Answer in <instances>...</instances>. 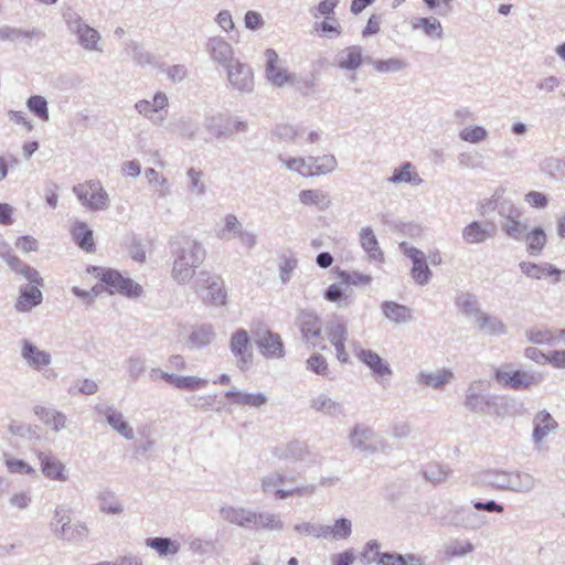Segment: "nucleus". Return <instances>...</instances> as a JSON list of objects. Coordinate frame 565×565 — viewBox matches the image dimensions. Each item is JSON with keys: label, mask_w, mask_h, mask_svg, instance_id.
Segmentation results:
<instances>
[{"label": "nucleus", "mask_w": 565, "mask_h": 565, "mask_svg": "<svg viewBox=\"0 0 565 565\" xmlns=\"http://www.w3.org/2000/svg\"><path fill=\"white\" fill-rule=\"evenodd\" d=\"M216 338L214 327L209 323H203L195 327L188 338V344L191 349H202Z\"/></svg>", "instance_id": "33"}, {"label": "nucleus", "mask_w": 565, "mask_h": 565, "mask_svg": "<svg viewBox=\"0 0 565 565\" xmlns=\"http://www.w3.org/2000/svg\"><path fill=\"white\" fill-rule=\"evenodd\" d=\"M510 481L508 487V491L518 492V493H529L533 491L539 481L537 479L529 472L525 471H510Z\"/></svg>", "instance_id": "30"}, {"label": "nucleus", "mask_w": 565, "mask_h": 565, "mask_svg": "<svg viewBox=\"0 0 565 565\" xmlns=\"http://www.w3.org/2000/svg\"><path fill=\"white\" fill-rule=\"evenodd\" d=\"M399 247L403 254L412 260L411 276L414 281L420 286L427 285L433 273L427 265L424 252L405 242Z\"/></svg>", "instance_id": "12"}, {"label": "nucleus", "mask_w": 565, "mask_h": 565, "mask_svg": "<svg viewBox=\"0 0 565 565\" xmlns=\"http://www.w3.org/2000/svg\"><path fill=\"white\" fill-rule=\"evenodd\" d=\"M557 422L545 409L540 411L533 418L532 438L535 445H541L544 439L557 429Z\"/></svg>", "instance_id": "23"}, {"label": "nucleus", "mask_w": 565, "mask_h": 565, "mask_svg": "<svg viewBox=\"0 0 565 565\" xmlns=\"http://www.w3.org/2000/svg\"><path fill=\"white\" fill-rule=\"evenodd\" d=\"M509 477L510 471L490 470L484 473V482L495 490L508 491Z\"/></svg>", "instance_id": "62"}, {"label": "nucleus", "mask_w": 565, "mask_h": 565, "mask_svg": "<svg viewBox=\"0 0 565 565\" xmlns=\"http://www.w3.org/2000/svg\"><path fill=\"white\" fill-rule=\"evenodd\" d=\"M279 162L285 166L288 170L297 172L301 177L312 178V163L310 157L307 159L302 157H285L280 154L278 157Z\"/></svg>", "instance_id": "45"}, {"label": "nucleus", "mask_w": 565, "mask_h": 565, "mask_svg": "<svg viewBox=\"0 0 565 565\" xmlns=\"http://www.w3.org/2000/svg\"><path fill=\"white\" fill-rule=\"evenodd\" d=\"M205 51L214 63L223 67L236 60L233 45L220 35L207 39Z\"/></svg>", "instance_id": "15"}, {"label": "nucleus", "mask_w": 565, "mask_h": 565, "mask_svg": "<svg viewBox=\"0 0 565 565\" xmlns=\"http://www.w3.org/2000/svg\"><path fill=\"white\" fill-rule=\"evenodd\" d=\"M218 514L223 521L242 529L252 530L255 524V510L245 507L223 504Z\"/></svg>", "instance_id": "16"}, {"label": "nucleus", "mask_w": 565, "mask_h": 565, "mask_svg": "<svg viewBox=\"0 0 565 565\" xmlns=\"http://www.w3.org/2000/svg\"><path fill=\"white\" fill-rule=\"evenodd\" d=\"M387 182L393 184L406 183L419 186L423 184L424 180L416 171L415 166L407 161L394 169L392 175L387 179Z\"/></svg>", "instance_id": "29"}, {"label": "nucleus", "mask_w": 565, "mask_h": 565, "mask_svg": "<svg viewBox=\"0 0 565 565\" xmlns=\"http://www.w3.org/2000/svg\"><path fill=\"white\" fill-rule=\"evenodd\" d=\"M412 26L415 30H422L431 40L443 39V25L435 17L415 18L412 20Z\"/></svg>", "instance_id": "43"}, {"label": "nucleus", "mask_w": 565, "mask_h": 565, "mask_svg": "<svg viewBox=\"0 0 565 565\" xmlns=\"http://www.w3.org/2000/svg\"><path fill=\"white\" fill-rule=\"evenodd\" d=\"M33 413L38 419L54 433H60L67 428V416L53 407L35 405Z\"/></svg>", "instance_id": "21"}, {"label": "nucleus", "mask_w": 565, "mask_h": 565, "mask_svg": "<svg viewBox=\"0 0 565 565\" xmlns=\"http://www.w3.org/2000/svg\"><path fill=\"white\" fill-rule=\"evenodd\" d=\"M489 135V131L481 125L466 126L458 134L461 141L471 145H478L488 140Z\"/></svg>", "instance_id": "54"}, {"label": "nucleus", "mask_w": 565, "mask_h": 565, "mask_svg": "<svg viewBox=\"0 0 565 565\" xmlns=\"http://www.w3.org/2000/svg\"><path fill=\"white\" fill-rule=\"evenodd\" d=\"M188 191L195 198H201L206 193V184L204 182V173L195 168L186 171Z\"/></svg>", "instance_id": "55"}, {"label": "nucleus", "mask_w": 565, "mask_h": 565, "mask_svg": "<svg viewBox=\"0 0 565 565\" xmlns=\"http://www.w3.org/2000/svg\"><path fill=\"white\" fill-rule=\"evenodd\" d=\"M71 521V509L64 504L56 505L53 511V516L50 521L51 531L55 535L57 532H60L61 527H64Z\"/></svg>", "instance_id": "63"}, {"label": "nucleus", "mask_w": 565, "mask_h": 565, "mask_svg": "<svg viewBox=\"0 0 565 565\" xmlns=\"http://www.w3.org/2000/svg\"><path fill=\"white\" fill-rule=\"evenodd\" d=\"M383 315L393 323H407L413 319L412 310L394 301H384L381 306Z\"/></svg>", "instance_id": "36"}, {"label": "nucleus", "mask_w": 565, "mask_h": 565, "mask_svg": "<svg viewBox=\"0 0 565 565\" xmlns=\"http://www.w3.org/2000/svg\"><path fill=\"white\" fill-rule=\"evenodd\" d=\"M271 456L278 461L289 462H315L316 455L309 449L307 444L299 440H291L275 446L271 449Z\"/></svg>", "instance_id": "9"}, {"label": "nucleus", "mask_w": 565, "mask_h": 565, "mask_svg": "<svg viewBox=\"0 0 565 565\" xmlns=\"http://www.w3.org/2000/svg\"><path fill=\"white\" fill-rule=\"evenodd\" d=\"M20 354L26 365L38 372H42L52 363L51 353L45 350H41L28 339L21 340Z\"/></svg>", "instance_id": "17"}, {"label": "nucleus", "mask_w": 565, "mask_h": 565, "mask_svg": "<svg viewBox=\"0 0 565 565\" xmlns=\"http://www.w3.org/2000/svg\"><path fill=\"white\" fill-rule=\"evenodd\" d=\"M521 216H514L502 221L501 227L505 234L516 241H523L525 233L527 232V225L523 223Z\"/></svg>", "instance_id": "61"}, {"label": "nucleus", "mask_w": 565, "mask_h": 565, "mask_svg": "<svg viewBox=\"0 0 565 565\" xmlns=\"http://www.w3.org/2000/svg\"><path fill=\"white\" fill-rule=\"evenodd\" d=\"M362 64L363 49L360 45L347 46L334 56V65L344 71L355 72Z\"/></svg>", "instance_id": "22"}, {"label": "nucleus", "mask_w": 565, "mask_h": 565, "mask_svg": "<svg viewBox=\"0 0 565 565\" xmlns=\"http://www.w3.org/2000/svg\"><path fill=\"white\" fill-rule=\"evenodd\" d=\"M225 397L231 398L234 404L260 408L267 403V396L263 393H249L238 390H230Z\"/></svg>", "instance_id": "32"}, {"label": "nucleus", "mask_w": 565, "mask_h": 565, "mask_svg": "<svg viewBox=\"0 0 565 565\" xmlns=\"http://www.w3.org/2000/svg\"><path fill=\"white\" fill-rule=\"evenodd\" d=\"M73 193L82 205L90 211H105L110 206L109 195L98 180H89L74 185Z\"/></svg>", "instance_id": "4"}, {"label": "nucleus", "mask_w": 565, "mask_h": 565, "mask_svg": "<svg viewBox=\"0 0 565 565\" xmlns=\"http://www.w3.org/2000/svg\"><path fill=\"white\" fill-rule=\"evenodd\" d=\"M455 302H456V306L458 307V309L465 316L472 317V318H475V320L482 312L479 309L477 298L471 294L462 292V294L458 295Z\"/></svg>", "instance_id": "57"}, {"label": "nucleus", "mask_w": 565, "mask_h": 565, "mask_svg": "<svg viewBox=\"0 0 565 565\" xmlns=\"http://www.w3.org/2000/svg\"><path fill=\"white\" fill-rule=\"evenodd\" d=\"M97 412L105 417L108 425L125 439L131 440L135 437L134 429L125 419L124 414L109 405L97 406Z\"/></svg>", "instance_id": "20"}, {"label": "nucleus", "mask_w": 565, "mask_h": 565, "mask_svg": "<svg viewBox=\"0 0 565 565\" xmlns=\"http://www.w3.org/2000/svg\"><path fill=\"white\" fill-rule=\"evenodd\" d=\"M169 105V99L166 93L158 92L151 99H140L135 104V109L148 119H153V115L166 109Z\"/></svg>", "instance_id": "25"}, {"label": "nucleus", "mask_w": 565, "mask_h": 565, "mask_svg": "<svg viewBox=\"0 0 565 565\" xmlns=\"http://www.w3.org/2000/svg\"><path fill=\"white\" fill-rule=\"evenodd\" d=\"M2 460L10 473L36 476V470L22 459L14 458L9 452L2 454Z\"/></svg>", "instance_id": "58"}, {"label": "nucleus", "mask_w": 565, "mask_h": 565, "mask_svg": "<svg viewBox=\"0 0 565 565\" xmlns=\"http://www.w3.org/2000/svg\"><path fill=\"white\" fill-rule=\"evenodd\" d=\"M310 407L317 412L330 417H338L343 412L340 402L331 398L324 393H320L310 399Z\"/></svg>", "instance_id": "31"}, {"label": "nucleus", "mask_w": 565, "mask_h": 565, "mask_svg": "<svg viewBox=\"0 0 565 565\" xmlns=\"http://www.w3.org/2000/svg\"><path fill=\"white\" fill-rule=\"evenodd\" d=\"M264 56L265 78L270 85L282 88L296 83V74L284 65V62L279 58L278 53L274 49H267Z\"/></svg>", "instance_id": "6"}, {"label": "nucleus", "mask_w": 565, "mask_h": 565, "mask_svg": "<svg viewBox=\"0 0 565 565\" xmlns=\"http://www.w3.org/2000/svg\"><path fill=\"white\" fill-rule=\"evenodd\" d=\"M230 86L241 93H252L254 89V72L250 65L236 58L224 67Z\"/></svg>", "instance_id": "11"}, {"label": "nucleus", "mask_w": 565, "mask_h": 565, "mask_svg": "<svg viewBox=\"0 0 565 565\" xmlns=\"http://www.w3.org/2000/svg\"><path fill=\"white\" fill-rule=\"evenodd\" d=\"M516 402L512 398L492 396L488 414H494L499 417L512 416L515 413Z\"/></svg>", "instance_id": "53"}, {"label": "nucleus", "mask_w": 565, "mask_h": 565, "mask_svg": "<svg viewBox=\"0 0 565 565\" xmlns=\"http://www.w3.org/2000/svg\"><path fill=\"white\" fill-rule=\"evenodd\" d=\"M312 163V178L332 173L338 168V160L333 154L310 157Z\"/></svg>", "instance_id": "52"}, {"label": "nucleus", "mask_w": 565, "mask_h": 565, "mask_svg": "<svg viewBox=\"0 0 565 565\" xmlns=\"http://www.w3.org/2000/svg\"><path fill=\"white\" fill-rule=\"evenodd\" d=\"M243 224L238 221L237 216L228 213L216 225L215 236L223 241L228 242L236 238Z\"/></svg>", "instance_id": "34"}, {"label": "nucleus", "mask_w": 565, "mask_h": 565, "mask_svg": "<svg viewBox=\"0 0 565 565\" xmlns=\"http://www.w3.org/2000/svg\"><path fill=\"white\" fill-rule=\"evenodd\" d=\"M476 323L480 331L490 335H502L508 331L505 323L500 318L483 311L476 319Z\"/></svg>", "instance_id": "42"}, {"label": "nucleus", "mask_w": 565, "mask_h": 565, "mask_svg": "<svg viewBox=\"0 0 565 565\" xmlns=\"http://www.w3.org/2000/svg\"><path fill=\"white\" fill-rule=\"evenodd\" d=\"M204 127L216 140L230 138L228 116L226 115L217 114L206 117Z\"/></svg>", "instance_id": "39"}, {"label": "nucleus", "mask_w": 565, "mask_h": 565, "mask_svg": "<svg viewBox=\"0 0 565 565\" xmlns=\"http://www.w3.org/2000/svg\"><path fill=\"white\" fill-rule=\"evenodd\" d=\"M456 515L458 524L467 530H479L487 524L484 516L477 511L460 508L456 510Z\"/></svg>", "instance_id": "49"}, {"label": "nucleus", "mask_w": 565, "mask_h": 565, "mask_svg": "<svg viewBox=\"0 0 565 565\" xmlns=\"http://www.w3.org/2000/svg\"><path fill=\"white\" fill-rule=\"evenodd\" d=\"M285 525L280 516L269 511H255V524L252 530L281 532Z\"/></svg>", "instance_id": "37"}, {"label": "nucleus", "mask_w": 565, "mask_h": 565, "mask_svg": "<svg viewBox=\"0 0 565 565\" xmlns=\"http://www.w3.org/2000/svg\"><path fill=\"white\" fill-rule=\"evenodd\" d=\"M231 352L236 358V365L239 370H245L252 363L253 351L249 335L246 330L238 329L230 340Z\"/></svg>", "instance_id": "14"}, {"label": "nucleus", "mask_w": 565, "mask_h": 565, "mask_svg": "<svg viewBox=\"0 0 565 565\" xmlns=\"http://www.w3.org/2000/svg\"><path fill=\"white\" fill-rule=\"evenodd\" d=\"M194 290L206 306L224 307L227 302V289L224 279L207 270L200 271Z\"/></svg>", "instance_id": "2"}, {"label": "nucleus", "mask_w": 565, "mask_h": 565, "mask_svg": "<svg viewBox=\"0 0 565 565\" xmlns=\"http://www.w3.org/2000/svg\"><path fill=\"white\" fill-rule=\"evenodd\" d=\"M172 265L170 276L178 285L189 284L206 257L202 242L190 235H178L170 242Z\"/></svg>", "instance_id": "1"}, {"label": "nucleus", "mask_w": 565, "mask_h": 565, "mask_svg": "<svg viewBox=\"0 0 565 565\" xmlns=\"http://www.w3.org/2000/svg\"><path fill=\"white\" fill-rule=\"evenodd\" d=\"M303 340L312 342L321 334V321L313 311H301L297 318Z\"/></svg>", "instance_id": "26"}, {"label": "nucleus", "mask_w": 565, "mask_h": 565, "mask_svg": "<svg viewBox=\"0 0 565 565\" xmlns=\"http://www.w3.org/2000/svg\"><path fill=\"white\" fill-rule=\"evenodd\" d=\"M43 284L28 282L19 288V297L14 303L18 312H29L43 301V294L40 287Z\"/></svg>", "instance_id": "19"}, {"label": "nucleus", "mask_w": 565, "mask_h": 565, "mask_svg": "<svg viewBox=\"0 0 565 565\" xmlns=\"http://www.w3.org/2000/svg\"><path fill=\"white\" fill-rule=\"evenodd\" d=\"M355 356L371 370L372 375L377 380L390 379L393 374L390 364L383 360L376 352L366 350L352 343Z\"/></svg>", "instance_id": "13"}, {"label": "nucleus", "mask_w": 565, "mask_h": 565, "mask_svg": "<svg viewBox=\"0 0 565 565\" xmlns=\"http://www.w3.org/2000/svg\"><path fill=\"white\" fill-rule=\"evenodd\" d=\"M542 376L537 373H527L523 371L513 372V381L511 388L513 390H525L532 385H536L541 382Z\"/></svg>", "instance_id": "64"}, {"label": "nucleus", "mask_w": 565, "mask_h": 565, "mask_svg": "<svg viewBox=\"0 0 565 565\" xmlns=\"http://www.w3.org/2000/svg\"><path fill=\"white\" fill-rule=\"evenodd\" d=\"M452 473L448 465L438 461L427 463L423 470L424 478L431 483L445 482Z\"/></svg>", "instance_id": "50"}, {"label": "nucleus", "mask_w": 565, "mask_h": 565, "mask_svg": "<svg viewBox=\"0 0 565 565\" xmlns=\"http://www.w3.org/2000/svg\"><path fill=\"white\" fill-rule=\"evenodd\" d=\"M42 32L36 28L31 30H22L10 25L0 26V41L15 42L19 39L30 41L34 38H40Z\"/></svg>", "instance_id": "48"}, {"label": "nucleus", "mask_w": 565, "mask_h": 565, "mask_svg": "<svg viewBox=\"0 0 565 565\" xmlns=\"http://www.w3.org/2000/svg\"><path fill=\"white\" fill-rule=\"evenodd\" d=\"M72 235L78 246L92 253L95 250V243L93 238V231L84 222H76L72 228Z\"/></svg>", "instance_id": "47"}, {"label": "nucleus", "mask_w": 565, "mask_h": 565, "mask_svg": "<svg viewBox=\"0 0 565 565\" xmlns=\"http://www.w3.org/2000/svg\"><path fill=\"white\" fill-rule=\"evenodd\" d=\"M520 269L522 274L525 276L533 278V279H540L542 276H556V281L559 280L561 270L556 267H554L551 264L544 263V264H534L530 262H522L520 263Z\"/></svg>", "instance_id": "41"}, {"label": "nucleus", "mask_w": 565, "mask_h": 565, "mask_svg": "<svg viewBox=\"0 0 565 565\" xmlns=\"http://www.w3.org/2000/svg\"><path fill=\"white\" fill-rule=\"evenodd\" d=\"M523 239L527 244V252L531 255H539L546 244V234L542 227H535L531 232H526Z\"/></svg>", "instance_id": "60"}, {"label": "nucleus", "mask_w": 565, "mask_h": 565, "mask_svg": "<svg viewBox=\"0 0 565 565\" xmlns=\"http://www.w3.org/2000/svg\"><path fill=\"white\" fill-rule=\"evenodd\" d=\"M145 175L148 179L149 183L157 188L158 196L164 199L171 194L170 183L168 179L159 173L153 168H148L145 171Z\"/></svg>", "instance_id": "59"}, {"label": "nucleus", "mask_w": 565, "mask_h": 565, "mask_svg": "<svg viewBox=\"0 0 565 565\" xmlns=\"http://www.w3.org/2000/svg\"><path fill=\"white\" fill-rule=\"evenodd\" d=\"M352 521L348 518H338L333 524H323V540L347 541L352 535Z\"/></svg>", "instance_id": "27"}, {"label": "nucleus", "mask_w": 565, "mask_h": 565, "mask_svg": "<svg viewBox=\"0 0 565 565\" xmlns=\"http://www.w3.org/2000/svg\"><path fill=\"white\" fill-rule=\"evenodd\" d=\"M452 379V371L448 369H439L431 372L423 371L418 373L416 376V383L435 390H440L446 384L450 383Z\"/></svg>", "instance_id": "28"}, {"label": "nucleus", "mask_w": 565, "mask_h": 565, "mask_svg": "<svg viewBox=\"0 0 565 565\" xmlns=\"http://www.w3.org/2000/svg\"><path fill=\"white\" fill-rule=\"evenodd\" d=\"M36 457L40 470L44 478L51 481L66 482L68 480V469L52 449H31Z\"/></svg>", "instance_id": "7"}, {"label": "nucleus", "mask_w": 565, "mask_h": 565, "mask_svg": "<svg viewBox=\"0 0 565 565\" xmlns=\"http://www.w3.org/2000/svg\"><path fill=\"white\" fill-rule=\"evenodd\" d=\"M492 396L486 381L475 380L466 390L463 406L477 415L488 414Z\"/></svg>", "instance_id": "8"}, {"label": "nucleus", "mask_w": 565, "mask_h": 565, "mask_svg": "<svg viewBox=\"0 0 565 565\" xmlns=\"http://www.w3.org/2000/svg\"><path fill=\"white\" fill-rule=\"evenodd\" d=\"M360 242L365 250V253L369 255V258L371 260L375 262H383L384 255L379 246V242L376 239V236L373 232V230L370 226L363 227L360 232Z\"/></svg>", "instance_id": "40"}, {"label": "nucleus", "mask_w": 565, "mask_h": 565, "mask_svg": "<svg viewBox=\"0 0 565 565\" xmlns=\"http://www.w3.org/2000/svg\"><path fill=\"white\" fill-rule=\"evenodd\" d=\"M125 366L129 379L137 382L147 371V360L141 354L134 353L126 359Z\"/></svg>", "instance_id": "56"}, {"label": "nucleus", "mask_w": 565, "mask_h": 565, "mask_svg": "<svg viewBox=\"0 0 565 565\" xmlns=\"http://www.w3.org/2000/svg\"><path fill=\"white\" fill-rule=\"evenodd\" d=\"M349 441L353 449L366 455L382 452L386 447L383 437L363 424H356L351 429Z\"/></svg>", "instance_id": "5"}, {"label": "nucleus", "mask_w": 565, "mask_h": 565, "mask_svg": "<svg viewBox=\"0 0 565 565\" xmlns=\"http://www.w3.org/2000/svg\"><path fill=\"white\" fill-rule=\"evenodd\" d=\"M299 201L306 206H315L319 211H326L331 205L330 195L319 189L302 190L299 193Z\"/></svg>", "instance_id": "38"}, {"label": "nucleus", "mask_w": 565, "mask_h": 565, "mask_svg": "<svg viewBox=\"0 0 565 565\" xmlns=\"http://www.w3.org/2000/svg\"><path fill=\"white\" fill-rule=\"evenodd\" d=\"M146 545L154 550L160 557L172 556L180 551V544L169 537H149Z\"/></svg>", "instance_id": "46"}, {"label": "nucleus", "mask_w": 565, "mask_h": 565, "mask_svg": "<svg viewBox=\"0 0 565 565\" xmlns=\"http://www.w3.org/2000/svg\"><path fill=\"white\" fill-rule=\"evenodd\" d=\"M63 17L67 29L76 35L77 43L84 51L97 54L104 53L103 38L96 29L89 26L82 17L74 11H68L64 13Z\"/></svg>", "instance_id": "3"}, {"label": "nucleus", "mask_w": 565, "mask_h": 565, "mask_svg": "<svg viewBox=\"0 0 565 565\" xmlns=\"http://www.w3.org/2000/svg\"><path fill=\"white\" fill-rule=\"evenodd\" d=\"M7 264L12 271L22 276L28 281L43 284V278L40 276V273L35 268L23 263L17 256H8Z\"/></svg>", "instance_id": "44"}, {"label": "nucleus", "mask_w": 565, "mask_h": 565, "mask_svg": "<svg viewBox=\"0 0 565 565\" xmlns=\"http://www.w3.org/2000/svg\"><path fill=\"white\" fill-rule=\"evenodd\" d=\"M557 331H554L546 327H533L526 330L527 341L534 344H554L556 340H559Z\"/></svg>", "instance_id": "51"}, {"label": "nucleus", "mask_w": 565, "mask_h": 565, "mask_svg": "<svg viewBox=\"0 0 565 565\" xmlns=\"http://www.w3.org/2000/svg\"><path fill=\"white\" fill-rule=\"evenodd\" d=\"M100 280L109 287V292H119L129 298H138L142 295V287L130 278L124 277L114 269H104Z\"/></svg>", "instance_id": "10"}, {"label": "nucleus", "mask_w": 565, "mask_h": 565, "mask_svg": "<svg viewBox=\"0 0 565 565\" xmlns=\"http://www.w3.org/2000/svg\"><path fill=\"white\" fill-rule=\"evenodd\" d=\"M89 535V529L82 521L70 522L55 536L70 543H79Z\"/></svg>", "instance_id": "35"}, {"label": "nucleus", "mask_w": 565, "mask_h": 565, "mask_svg": "<svg viewBox=\"0 0 565 565\" xmlns=\"http://www.w3.org/2000/svg\"><path fill=\"white\" fill-rule=\"evenodd\" d=\"M256 343L259 352L266 359L278 360L285 356V348L278 333L270 330H263L256 333Z\"/></svg>", "instance_id": "18"}, {"label": "nucleus", "mask_w": 565, "mask_h": 565, "mask_svg": "<svg viewBox=\"0 0 565 565\" xmlns=\"http://www.w3.org/2000/svg\"><path fill=\"white\" fill-rule=\"evenodd\" d=\"M493 236L494 226L478 221H473L462 228V239L467 244H482Z\"/></svg>", "instance_id": "24"}]
</instances>
